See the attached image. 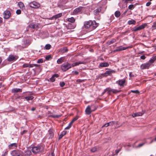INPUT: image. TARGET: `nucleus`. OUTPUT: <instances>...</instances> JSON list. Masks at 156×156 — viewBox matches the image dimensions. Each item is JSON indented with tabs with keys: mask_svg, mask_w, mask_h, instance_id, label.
Segmentation results:
<instances>
[{
	"mask_svg": "<svg viewBox=\"0 0 156 156\" xmlns=\"http://www.w3.org/2000/svg\"><path fill=\"white\" fill-rule=\"evenodd\" d=\"M99 25V23H97L95 20H89L84 22L83 27L90 31H91L95 29Z\"/></svg>",
	"mask_w": 156,
	"mask_h": 156,
	"instance_id": "f257e3e1",
	"label": "nucleus"
},
{
	"mask_svg": "<svg viewBox=\"0 0 156 156\" xmlns=\"http://www.w3.org/2000/svg\"><path fill=\"white\" fill-rule=\"evenodd\" d=\"M121 90H118L116 89H112L110 87H108L104 90V91L102 93L101 95H103L106 92L108 95H111L112 92L114 94H116L121 92Z\"/></svg>",
	"mask_w": 156,
	"mask_h": 156,
	"instance_id": "f03ea898",
	"label": "nucleus"
},
{
	"mask_svg": "<svg viewBox=\"0 0 156 156\" xmlns=\"http://www.w3.org/2000/svg\"><path fill=\"white\" fill-rule=\"evenodd\" d=\"M11 154L12 156H30L28 154H24L21 150H16L12 151Z\"/></svg>",
	"mask_w": 156,
	"mask_h": 156,
	"instance_id": "7ed1b4c3",
	"label": "nucleus"
},
{
	"mask_svg": "<svg viewBox=\"0 0 156 156\" xmlns=\"http://www.w3.org/2000/svg\"><path fill=\"white\" fill-rule=\"evenodd\" d=\"M97 108L93 104L91 105L90 106L88 105L85 110L86 113L87 115H90L92 112L95 111Z\"/></svg>",
	"mask_w": 156,
	"mask_h": 156,
	"instance_id": "20e7f679",
	"label": "nucleus"
},
{
	"mask_svg": "<svg viewBox=\"0 0 156 156\" xmlns=\"http://www.w3.org/2000/svg\"><path fill=\"white\" fill-rule=\"evenodd\" d=\"M71 68V64L68 62L64 63L61 66V69L63 72H66Z\"/></svg>",
	"mask_w": 156,
	"mask_h": 156,
	"instance_id": "39448f33",
	"label": "nucleus"
},
{
	"mask_svg": "<svg viewBox=\"0 0 156 156\" xmlns=\"http://www.w3.org/2000/svg\"><path fill=\"white\" fill-rule=\"evenodd\" d=\"M18 58V56L13 54H10L7 58V60L9 62H14Z\"/></svg>",
	"mask_w": 156,
	"mask_h": 156,
	"instance_id": "423d86ee",
	"label": "nucleus"
},
{
	"mask_svg": "<svg viewBox=\"0 0 156 156\" xmlns=\"http://www.w3.org/2000/svg\"><path fill=\"white\" fill-rule=\"evenodd\" d=\"M29 5L31 7L35 9L39 8L40 6V5L39 3L35 1L30 2Z\"/></svg>",
	"mask_w": 156,
	"mask_h": 156,
	"instance_id": "0eeeda50",
	"label": "nucleus"
},
{
	"mask_svg": "<svg viewBox=\"0 0 156 156\" xmlns=\"http://www.w3.org/2000/svg\"><path fill=\"white\" fill-rule=\"evenodd\" d=\"M41 149V146L38 145L37 146L33 147L32 148V151L33 153L37 154L40 152Z\"/></svg>",
	"mask_w": 156,
	"mask_h": 156,
	"instance_id": "6e6552de",
	"label": "nucleus"
},
{
	"mask_svg": "<svg viewBox=\"0 0 156 156\" xmlns=\"http://www.w3.org/2000/svg\"><path fill=\"white\" fill-rule=\"evenodd\" d=\"M30 42L27 40H26L24 41L23 43L22 44V46L19 45L17 46L18 48H27L30 44Z\"/></svg>",
	"mask_w": 156,
	"mask_h": 156,
	"instance_id": "1a4fd4ad",
	"label": "nucleus"
},
{
	"mask_svg": "<svg viewBox=\"0 0 156 156\" xmlns=\"http://www.w3.org/2000/svg\"><path fill=\"white\" fill-rule=\"evenodd\" d=\"M3 15L4 19H7L10 17L11 14L10 11L6 10L4 12Z\"/></svg>",
	"mask_w": 156,
	"mask_h": 156,
	"instance_id": "9d476101",
	"label": "nucleus"
},
{
	"mask_svg": "<svg viewBox=\"0 0 156 156\" xmlns=\"http://www.w3.org/2000/svg\"><path fill=\"white\" fill-rule=\"evenodd\" d=\"M126 83V80L125 79L122 80H119L116 81V83L118 84L121 87H124ZM126 85V84H125Z\"/></svg>",
	"mask_w": 156,
	"mask_h": 156,
	"instance_id": "9b49d317",
	"label": "nucleus"
},
{
	"mask_svg": "<svg viewBox=\"0 0 156 156\" xmlns=\"http://www.w3.org/2000/svg\"><path fill=\"white\" fill-rule=\"evenodd\" d=\"M133 48V46L131 45L128 47H122V46H120L114 50V52H115L116 51H122L123 50H125L126 49L128 48Z\"/></svg>",
	"mask_w": 156,
	"mask_h": 156,
	"instance_id": "f8f14e48",
	"label": "nucleus"
},
{
	"mask_svg": "<svg viewBox=\"0 0 156 156\" xmlns=\"http://www.w3.org/2000/svg\"><path fill=\"white\" fill-rule=\"evenodd\" d=\"M147 24L146 23H144L141 25L137 27H135L133 28V31H136L139 30H140L144 28Z\"/></svg>",
	"mask_w": 156,
	"mask_h": 156,
	"instance_id": "ddd939ff",
	"label": "nucleus"
},
{
	"mask_svg": "<svg viewBox=\"0 0 156 156\" xmlns=\"http://www.w3.org/2000/svg\"><path fill=\"white\" fill-rule=\"evenodd\" d=\"M151 64L149 63H146L142 64L140 66V68L142 69H148L150 67Z\"/></svg>",
	"mask_w": 156,
	"mask_h": 156,
	"instance_id": "4468645a",
	"label": "nucleus"
},
{
	"mask_svg": "<svg viewBox=\"0 0 156 156\" xmlns=\"http://www.w3.org/2000/svg\"><path fill=\"white\" fill-rule=\"evenodd\" d=\"M48 134L49 135V138L52 139L54 135V130L53 128H50L48 131Z\"/></svg>",
	"mask_w": 156,
	"mask_h": 156,
	"instance_id": "2eb2a0df",
	"label": "nucleus"
},
{
	"mask_svg": "<svg viewBox=\"0 0 156 156\" xmlns=\"http://www.w3.org/2000/svg\"><path fill=\"white\" fill-rule=\"evenodd\" d=\"M83 7L80 6L75 9L73 12V14L74 15H76L80 12L82 10Z\"/></svg>",
	"mask_w": 156,
	"mask_h": 156,
	"instance_id": "dca6fc26",
	"label": "nucleus"
},
{
	"mask_svg": "<svg viewBox=\"0 0 156 156\" xmlns=\"http://www.w3.org/2000/svg\"><path fill=\"white\" fill-rule=\"evenodd\" d=\"M59 76L58 74L57 73L53 75L49 79L48 81L51 82H53L55 81V78H58L59 77Z\"/></svg>",
	"mask_w": 156,
	"mask_h": 156,
	"instance_id": "f3484780",
	"label": "nucleus"
},
{
	"mask_svg": "<svg viewBox=\"0 0 156 156\" xmlns=\"http://www.w3.org/2000/svg\"><path fill=\"white\" fill-rule=\"evenodd\" d=\"M62 16V13H61L53 16L52 17L49 18L48 19L49 20H56L58 18L61 17Z\"/></svg>",
	"mask_w": 156,
	"mask_h": 156,
	"instance_id": "a211bd4d",
	"label": "nucleus"
},
{
	"mask_svg": "<svg viewBox=\"0 0 156 156\" xmlns=\"http://www.w3.org/2000/svg\"><path fill=\"white\" fill-rule=\"evenodd\" d=\"M29 27L30 28H32L36 30H37L39 28L38 25L35 24L33 23L30 24L29 25Z\"/></svg>",
	"mask_w": 156,
	"mask_h": 156,
	"instance_id": "6ab92c4d",
	"label": "nucleus"
},
{
	"mask_svg": "<svg viewBox=\"0 0 156 156\" xmlns=\"http://www.w3.org/2000/svg\"><path fill=\"white\" fill-rule=\"evenodd\" d=\"M68 50L67 47H63L60 48L59 52L62 54L67 52Z\"/></svg>",
	"mask_w": 156,
	"mask_h": 156,
	"instance_id": "aec40b11",
	"label": "nucleus"
},
{
	"mask_svg": "<svg viewBox=\"0 0 156 156\" xmlns=\"http://www.w3.org/2000/svg\"><path fill=\"white\" fill-rule=\"evenodd\" d=\"M115 71L114 70H111L110 71H107L105 73L102 74V75L105 76H108L111 74L112 73H115Z\"/></svg>",
	"mask_w": 156,
	"mask_h": 156,
	"instance_id": "412c9836",
	"label": "nucleus"
},
{
	"mask_svg": "<svg viewBox=\"0 0 156 156\" xmlns=\"http://www.w3.org/2000/svg\"><path fill=\"white\" fill-rule=\"evenodd\" d=\"M85 62H81L80 61L79 62H76L75 63H73L71 64V67H73L74 66H78L80 64H85Z\"/></svg>",
	"mask_w": 156,
	"mask_h": 156,
	"instance_id": "4be33fe9",
	"label": "nucleus"
},
{
	"mask_svg": "<svg viewBox=\"0 0 156 156\" xmlns=\"http://www.w3.org/2000/svg\"><path fill=\"white\" fill-rule=\"evenodd\" d=\"M143 112H138L135 113L132 115V116L133 117H135L136 116H142L144 114L145 111H143Z\"/></svg>",
	"mask_w": 156,
	"mask_h": 156,
	"instance_id": "5701e85b",
	"label": "nucleus"
},
{
	"mask_svg": "<svg viewBox=\"0 0 156 156\" xmlns=\"http://www.w3.org/2000/svg\"><path fill=\"white\" fill-rule=\"evenodd\" d=\"M8 147L9 149H13L17 147V144L16 143H12L9 144Z\"/></svg>",
	"mask_w": 156,
	"mask_h": 156,
	"instance_id": "b1692460",
	"label": "nucleus"
},
{
	"mask_svg": "<svg viewBox=\"0 0 156 156\" xmlns=\"http://www.w3.org/2000/svg\"><path fill=\"white\" fill-rule=\"evenodd\" d=\"M101 11V7H99L95 10L94 12L95 15H98L99 14V13Z\"/></svg>",
	"mask_w": 156,
	"mask_h": 156,
	"instance_id": "393cba45",
	"label": "nucleus"
},
{
	"mask_svg": "<svg viewBox=\"0 0 156 156\" xmlns=\"http://www.w3.org/2000/svg\"><path fill=\"white\" fill-rule=\"evenodd\" d=\"M65 57H62L58 59L57 61V63L58 64H61L64 61Z\"/></svg>",
	"mask_w": 156,
	"mask_h": 156,
	"instance_id": "a878e982",
	"label": "nucleus"
},
{
	"mask_svg": "<svg viewBox=\"0 0 156 156\" xmlns=\"http://www.w3.org/2000/svg\"><path fill=\"white\" fill-rule=\"evenodd\" d=\"M22 90L21 89H19L17 88H15L13 89L12 90V92L13 93H16L18 92H22Z\"/></svg>",
	"mask_w": 156,
	"mask_h": 156,
	"instance_id": "bb28decb",
	"label": "nucleus"
},
{
	"mask_svg": "<svg viewBox=\"0 0 156 156\" xmlns=\"http://www.w3.org/2000/svg\"><path fill=\"white\" fill-rule=\"evenodd\" d=\"M18 5L19 6V7L22 10H23L25 9V6L22 2H19L18 3Z\"/></svg>",
	"mask_w": 156,
	"mask_h": 156,
	"instance_id": "cd10ccee",
	"label": "nucleus"
},
{
	"mask_svg": "<svg viewBox=\"0 0 156 156\" xmlns=\"http://www.w3.org/2000/svg\"><path fill=\"white\" fill-rule=\"evenodd\" d=\"M109 66V64L107 62H101L99 64V66L101 67H106Z\"/></svg>",
	"mask_w": 156,
	"mask_h": 156,
	"instance_id": "c85d7f7f",
	"label": "nucleus"
},
{
	"mask_svg": "<svg viewBox=\"0 0 156 156\" xmlns=\"http://www.w3.org/2000/svg\"><path fill=\"white\" fill-rule=\"evenodd\" d=\"M34 97L32 96H26L23 98H25L27 101H28L29 100H32Z\"/></svg>",
	"mask_w": 156,
	"mask_h": 156,
	"instance_id": "c756f323",
	"label": "nucleus"
},
{
	"mask_svg": "<svg viewBox=\"0 0 156 156\" xmlns=\"http://www.w3.org/2000/svg\"><path fill=\"white\" fill-rule=\"evenodd\" d=\"M67 21L70 22L72 23H74L75 21V19L73 17L68 18L67 19Z\"/></svg>",
	"mask_w": 156,
	"mask_h": 156,
	"instance_id": "7c9ffc66",
	"label": "nucleus"
},
{
	"mask_svg": "<svg viewBox=\"0 0 156 156\" xmlns=\"http://www.w3.org/2000/svg\"><path fill=\"white\" fill-rule=\"evenodd\" d=\"M128 24L129 25L133 24L135 25L136 23V21L134 20H129L128 21Z\"/></svg>",
	"mask_w": 156,
	"mask_h": 156,
	"instance_id": "2f4dec72",
	"label": "nucleus"
},
{
	"mask_svg": "<svg viewBox=\"0 0 156 156\" xmlns=\"http://www.w3.org/2000/svg\"><path fill=\"white\" fill-rule=\"evenodd\" d=\"M114 14L116 17L118 18L120 16L121 13L119 11H117L115 12Z\"/></svg>",
	"mask_w": 156,
	"mask_h": 156,
	"instance_id": "473e14b6",
	"label": "nucleus"
},
{
	"mask_svg": "<svg viewBox=\"0 0 156 156\" xmlns=\"http://www.w3.org/2000/svg\"><path fill=\"white\" fill-rule=\"evenodd\" d=\"M51 47V45L49 44H47L45 45V47L44 48V49L45 50H49L50 49Z\"/></svg>",
	"mask_w": 156,
	"mask_h": 156,
	"instance_id": "72a5a7b5",
	"label": "nucleus"
},
{
	"mask_svg": "<svg viewBox=\"0 0 156 156\" xmlns=\"http://www.w3.org/2000/svg\"><path fill=\"white\" fill-rule=\"evenodd\" d=\"M156 59V56L155 57H153L152 58H151L149 60V62L150 63H153L155 60Z\"/></svg>",
	"mask_w": 156,
	"mask_h": 156,
	"instance_id": "f704fd0d",
	"label": "nucleus"
},
{
	"mask_svg": "<svg viewBox=\"0 0 156 156\" xmlns=\"http://www.w3.org/2000/svg\"><path fill=\"white\" fill-rule=\"evenodd\" d=\"M79 118V116L77 115L75 117H74L71 121L72 122L74 123L75 121L77 120Z\"/></svg>",
	"mask_w": 156,
	"mask_h": 156,
	"instance_id": "c9c22d12",
	"label": "nucleus"
},
{
	"mask_svg": "<svg viewBox=\"0 0 156 156\" xmlns=\"http://www.w3.org/2000/svg\"><path fill=\"white\" fill-rule=\"evenodd\" d=\"M97 151V148L96 147H94L92 148L90 150V151L92 152H94Z\"/></svg>",
	"mask_w": 156,
	"mask_h": 156,
	"instance_id": "e433bc0d",
	"label": "nucleus"
},
{
	"mask_svg": "<svg viewBox=\"0 0 156 156\" xmlns=\"http://www.w3.org/2000/svg\"><path fill=\"white\" fill-rule=\"evenodd\" d=\"M61 116V115H52L50 116V117H51L53 118H58L59 117H60Z\"/></svg>",
	"mask_w": 156,
	"mask_h": 156,
	"instance_id": "4c0bfd02",
	"label": "nucleus"
},
{
	"mask_svg": "<svg viewBox=\"0 0 156 156\" xmlns=\"http://www.w3.org/2000/svg\"><path fill=\"white\" fill-rule=\"evenodd\" d=\"M52 58V57L51 55H47L45 57V59L46 60H49Z\"/></svg>",
	"mask_w": 156,
	"mask_h": 156,
	"instance_id": "58836bf2",
	"label": "nucleus"
},
{
	"mask_svg": "<svg viewBox=\"0 0 156 156\" xmlns=\"http://www.w3.org/2000/svg\"><path fill=\"white\" fill-rule=\"evenodd\" d=\"M38 65L37 64H29V67L32 68L34 66H37Z\"/></svg>",
	"mask_w": 156,
	"mask_h": 156,
	"instance_id": "ea45409f",
	"label": "nucleus"
},
{
	"mask_svg": "<svg viewBox=\"0 0 156 156\" xmlns=\"http://www.w3.org/2000/svg\"><path fill=\"white\" fill-rule=\"evenodd\" d=\"M152 27L153 30L156 29V21L154 22L153 25L152 26Z\"/></svg>",
	"mask_w": 156,
	"mask_h": 156,
	"instance_id": "a19ab883",
	"label": "nucleus"
},
{
	"mask_svg": "<svg viewBox=\"0 0 156 156\" xmlns=\"http://www.w3.org/2000/svg\"><path fill=\"white\" fill-rule=\"evenodd\" d=\"M134 6L133 5L131 4L129 5L128 6V9H129L131 10L134 9Z\"/></svg>",
	"mask_w": 156,
	"mask_h": 156,
	"instance_id": "79ce46f5",
	"label": "nucleus"
},
{
	"mask_svg": "<svg viewBox=\"0 0 156 156\" xmlns=\"http://www.w3.org/2000/svg\"><path fill=\"white\" fill-rule=\"evenodd\" d=\"M22 67L23 68L29 67V64L26 63H25L23 65Z\"/></svg>",
	"mask_w": 156,
	"mask_h": 156,
	"instance_id": "37998d69",
	"label": "nucleus"
},
{
	"mask_svg": "<svg viewBox=\"0 0 156 156\" xmlns=\"http://www.w3.org/2000/svg\"><path fill=\"white\" fill-rule=\"evenodd\" d=\"M72 73L73 75H77L79 74V73L77 71L75 70L73 71L72 72Z\"/></svg>",
	"mask_w": 156,
	"mask_h": 156,
	"instance_id": "c03bdc74",
	"label": "nucleus"
},
{
	"mask_svg": "<svg viewBox=\"0 0 156 156\" xmlns=\"http://www.w3.org/2000/svg\"><path fill=\"white\" fill-rule=\"evenodd\" d=\"M131 91L133 93H135V94H140V92L139 91V90H131Z\"/></svg>",
	"mask_w": 156,
	"mask_h": 156,
	"instance_id": "a18cd8bd",
	"label": "nucleus"
},
{
	"mask_svg": "<svg viewBox=\"0 0 156 156\" xmlns=\"http://www.w3.org/2000/svg\"><path fill=\"white\" fill-rule=\"evenodd\" d=\"M61 3L63 4H65L68 2V0H61Z\"/></svg>",
	"mask_w": 156,
	"mask_h": 156,
	"instance_id": "49530a36",
	"label": "nucleus"
},
{
	"mask_svg": "<svg viewBox=\"0 0 156 156\" xmlns=\"http://www.w3.org/2000/svg\"><path fill=\"white\" fill-rule=\"evenodd\" d=\"M124 2L127 4L129 2H131L133 1V0H122Z\"/></svg>",
	"mask_w": 156,
	"mask_h": 156,
	"instance_id": "de8ad7c7",
	"label": "nucleus"
},
{
	"mask_svg": "<svg viewBox=\"0 0 156 156\" xmlns=\"http://www.w3.org/2000/svg\"><path fill=\"white\" fill-rule=\"evenodd\" d=\"M116 41V40L115 39H112L109 42V44H111L114 43Z\"/></svg>",
	"mask_w": 156,
	"mask_h": 156,
	"instance_id": "09e8293b",
	"label": "nucleus"
},
{
	"mask_svg": "<svg viewBox=\"0 0 156 156\" xmlns=\"http://www.w3.org/2000/svg\"><path fill=\"white\" fill-rule=\"evenodd\" d=\"M84 81V80H81L80 79H77L76 80V82L78 83H81L83 82Z\"/></svg>",
	"mask_w": 156,
	"mask_h": 156,
	"instance_id": "8fccbe9b",
	"label": "nucleus"
},
{
	"mask_svg": "<svg viewBox=\"0 0 156 156\" xmlns=\"http://www.w3.org/2000/svg\"><path fill=\"white\" fill-rule=\"evenodd\" d=\"M129 76L130 78L134 77L135 76V75L133 74L132 72L129 73Z\"/></svg>",
	"mask_w": 156,
	"mask_h": 156,
	"instance_id": "3c124183",
	"label": "nucleus"
},
{
	"mask_svg": "<svg viewBox=\"0 0 156 156\" xmlns=\"http://www.w3.org/2000/svg\"><path fill=\"white\" fill-rule=\"evenodd\" d=\"M65 85V82H60V86L61 87H64Z\"/></svg>",
	"mask_w": 156,
	"mask_h": 156,
	"instance_id": "603ef678",
	"label": "nucleus"
},
{
	"mask_svg": "<svg viewBox=\"0 0 156 156\" xmlns=\"http://www.w3.org/2000/svg\"><path fill=\"white\" fill-rule=\"evenodd\" d=\"M67 133V132L66 131L64 130L62 132L61 134L63 136H64Z\"/></svg>",
	"mask_w": 156,
	"mask_h": 156,
	"instance_id": "864d4df0",
	"label": "nucleus"
},
{
	"mask_svg": "<svg viewBox=\"0 0 156 156\" xmlns=\"http://www.w3.org/2000/svg\"><path fill=\"white\" fill-rule=\"evenodd\" d=\"M109 126H112L115 124V122L112 121L109 122Z\"/></svg>",
	"mask_w": 156,
	"mask_h": 156,
	"instance_id": "5fc2aeb1",
	"label": "nucleus"
},
{
	"mask_svg": "<svg viewBox=\"0 0 156 156\" xmlns=\"http://www.w3.org/2000/svg\"><path fill=\"white\" fill-rule=\"evenodd\" d=\"M43 62V60L42 59H40L38 60L37 63H42Z\"/></svg>",
	"mask_w": 156,
	"mask_h": 156,
	"instance_id": "6e6d98bb",
	"label": "nucleus"
},
{
	"mask_svg": "<svg viewBox=\"0 0 156 156\" xmlns=\"http://www.w3.org/2000/svg\"><path fill=\"white\" fill-rule=\"evenodd\" d=\"M109 126V122L105 124L103 126H102V127L103 128L104 127H107Z\"/></svg>",
	"mask_w": 156,
	"mask_h": 156,
	"instance_id": "4d7b16f0",
	"label": "nucleus"
},
{
	"mask_svg": "<svg viewBox=\"0 0 156 156\" xmlns=\"http://www.w3.org/2000/svg\"><path fill=\"white\" fill-rule=\"evenodd\" d=\"M21 11L20 9H18L16 10V13L18 15H20L21 13Z\"/></svg>",
	"mask_w": 156,
	"mask_h": 156,
	"instance_id": "13d9d810",
	"label": "nucleus"
},
{
	"mask_svg": "<svg viewBox=\"0 0 156 156\" xmlns=\"http://www.w3.org/2000/svg\"><path fill=\"white\" fill-rule=\"evenodd\" d=\"M25 93H28L29 94H27L26 95H33V93L31 92H29V91H27V92H26Z\"/></svg>",
	"mask_w": 156,
	"mask_h": 156,
	"instance_id": "bf43d9fd",
	"label": "nucleus"
},
{
	"mask_svg": "<svg viewBox=\"0 0 156 156\" xmlns=\"http://www.w3.org/2000/svg\"><path fill=\"white\" fill-rule=\"evenodd\" d=\"M144 143H142V144H138L137 146V147L138 148L140 147H142L144 145Z\"/></svg>",
	"mask_w": 156,
	"mask_h": 156,
	"instance_id": "052dcab7",
	"label": "nucleus"
},
{
	"mask_svg": "<svg viewBox=\"0 0 156 156\" xmlns=\"http://www.w3.org/2000/svg\"><path fill=\"white\" fill-rule=\"evenodd\" d=\"M27 132V131L26 130H24L21 133V134L22 135H23L24 134L26 133Z\"/></svg>",
	"mask_w": 156,
	"mask_h": 156,
	"instance_id": "680f3d73",
	"label": "nucleus"
},
{
	"mask_svg": "<svg viewBox=\"0 0 156 156\" xmlns=\"http://www.w3.org/2000/svg\"><path fill=\"white\" fill-rule=\"evenodd\" d=\"M2 87H4V89H5V85H2V83H0V88Z\"/></svg>",
	"mask_w": 156,
	"mask_h": 156,
	"instance_id": "e2e57ef3",
	"label": "nucleus"
},
{
	"mask_svg": "<svg viewBox=\"0 0 156 156\" xmlns=\"http://www.w3.org/2000/svg\"><path fill=\"white\" fill-rule=\"evenodd\" d=\"M146 58V57L144 55H143L140 56V58L141 59L144 60Z\"/></svg>",
	"mask_w": 156,
	"mask_h": 156,
	"instance_id": "0e129e2a",
	"label": "nucleus"
},
{
	"mask_svg": "<svg viewBox=\"0 0 156 156\" xmlns=\"http://www.w3.org/2000/svg\"><path fill=\"white\" fill-rule=\"evenodd\" d=\"M151 2H149L146 3V5L147 6H149L151 5Z\"/></svg>",
	"mask_w": 156,
	"mask_h": 156,
	"instance_id": "69168bd1",
	"label": "nucleus"
},
{
	"mask_svg": "<svg viewBox=\"0 0 156 156\" xmlns=\"http://www.w3.org/2000/svg\"><path fill=\"white\" fill-rule=\"evenodd\" d=\"M63 136V135H62L61 134L58 136V139L59 140H60L61 139H62V137Z\"/></svg>",
	"mask_w": 156,
	"mask_h": 156,
	"instance_id": "338daca9",
	"label": "nucleus"
},
{
	"mask_svg": "<svg viewBox=\"0 0 156 156\" xmlns=\"http://www.w3.org/2000/svg\"><path fill=\"white\" fill-rule=\"evenodd\" d=\"M3 23V19L0 17V24H2Z\"/></svg>",
	"mask_w": 156,
	"mask_h": 156,
	"instance_id": "774afa93",
	"label": "nucleus"
}]
</instances>
